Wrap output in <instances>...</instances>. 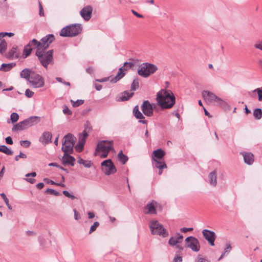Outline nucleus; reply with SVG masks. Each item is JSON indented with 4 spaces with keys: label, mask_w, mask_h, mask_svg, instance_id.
Returning <instances> with one entry per match:
<instances>
[{
    "label": "nucleus",
    "mask_w": 262,
    "mask_h": 262,
    "mask_svg": "<svg viewBox=\"0 0 262 262\" xmlns=\"http://www.w3.org/2000/svg\"><path fill=\"white\" fill-rule=\"evenodd\" d=\"M86 72L90 74H92L94 72V68L93 67H89L86 69Z\"/></svg>",
    "instance_id": "60"
},
{
    "label": "nucleus",
    "mask_w": 262,
    "mask_h": 262,
    "mask_svg": "<svg viewBox=\"0 0 262 262\" xmlns=\"http://www.w3.org/2000/svg\"><path fill=\"white\" fill-rule=\"evenodd\" d=\"M134 64L132 62H125L123 66L119 69L116 76L111 80V82L112 83H116L117 81L119 80L124 77L127 71L132 68Z\"/></svg>",
    "instance_id": "12"
},
{
    "label": "nucleus",
    "mask_w": 262,
    "mask_h": 262,
    "mask_svg": "<svg viewBox=\"0 0 262 262\" xmlns=\"http://www.w3.org/2000/svg\"><path fill=\"white\" fill-rule=\"evenodd\" d=\"M55 39L52 34H49L42 38L40 41L33 39L31 41L30 45H33L36 48V55L38 57L40 63L45 67L47 68L48 65L53 62V50H51L45 52L50 44Z\"/></svg>",
    "instance_id": "1"
},
{
    "label": "nucleus",
    "mask_w": 262,
    "mask_h": 262,
    "mask_svg": "<svg viewBox=\"0 0 262 262\" xmlns=\"http://www.w3.org/2000/svg\"><path fill=\"white\" fill-rule=\"evenodd\" d=\"M202 234L204 238L208 242L211 246H213L214 245V241L216 236L213 231L204 229L202 231Z\"/></svg>",
    "instance_id": "15"
},
{
    "label": "nucleus",
    "mask_w": 262,
    "mask_h": 262,
    "mask_svg": "<svg viewBox=\"0 0 262 262\" xmlns=\"http://www.w3.org/2000/svg\"><path fill=\"white\" fill-rule=\"evenodd\" d=\"M139 88V81L138 79H135L133 80L132 85L130 91H134L136 90Z\"/></svg>",
    "instance_id": "39"
},
{
    "label": "nucleus",
    "mask_w": 262,
    "mask_h": 262,
    "mask_svg": "<svg viewBox=\"0 0 262 262\" xmlns=\"http://www.w3.org/2000/svg\"><path fill=\"white\" fill-rule=\"evenodd\" d=\"M158 70L157 67L148 62L142 63L138 69V74L144 78H147Z\"/></svg>",
    "instance_id": "6"
},
{
    "label": "nucleus",
    "mask_w": 262,
    "mask_h": 262,
    "mask_svg": "<svg viewBox=\"0 0 262 262\" xmlns=\"http://www.w3.org/2000/svg\"><path fill=\"white\" fill-rule=\"evenodd\" d=\"M39 15L40 16H44V12H43V9L42 6V5L41 4V3L39 2Z\"/></svg>",
    "instance_id": "51"
},
{
    "label": "nucleus",
    "mask_w": 262,
    "mask_h": 262,
    "mask_svg": "<svg viewBox=\"0 0 262 262\" xmlns=\"http://www.w3.org/2000/svg\"><path fill=\"white\" fill-rule=\"evenodd\" d=\"M254 91L257 92L258 96V100L259 101H262V90L260 88L256 89Z\"/></svg>",
    "instance_id": "45"
},
{
    "label": "nucleus",
    "mask_w": 262,
    "mask_h": 262,
    "mask_svg": "<svg viewBox=\"0 0 262 262\" xmlns=\"http://www.w3.org/2000/svg\"><path fill=\"white\" fill-rule=\"evenodd\" d=\"M14 35L13 33H0V39L1 38L4 37L5 36H9V37H12Z\"/></svg>",
    "instance_id": "50"
},
{
    "label": "nucleus",
    "mask_w": 262,
    "mask_h": 262,
    "mask_svg": "<svg viewBox=\"0 0 262 262\" xmlns=\"http://www.w3.org/2000/svg\"><path fill=\"white\" fill-rule=\"evenodd\" d=\"M7 57L11 59L14 58H18V54L17 53V48L15 47H13L7 55Z\"/></svg>",
    "instance_id": "30"
},
{
    "label": "nucleus",
    "mask_w": 262,
    "mask_h": 262,
    "mask_svg": "<svg viewBox=\"0 0 262 262\" xmlns=\"http://www.w3.org/2000/svg\"><path fill=\"white\" fill-rule=\"evenodd\" d=\"M1 152L7 155H12L13 154V151L5 145H3Z\"/></svg>",
    "instance_id": "38"
},
{
    "label": "nucleus",
    "mask_w": 262,
    "mask_h": 262,
    "mask_svg": "<svg viewBox=\"0 0 262 262\" xmlns=\"http://www.w3.org/2000/svg\"><path fill=\"white\" fill-rule=\"evenodd\" d=\"M28 127L26 125V124L25 123L24 120L23 121L20 122L17 124L15 125L13 128V131H18V130H22L27 128Z\"/></svg>",
    "instance_id": "26"
},
{
    "label": "nucleus",
    "mask_w": 262,
    "mask_h": 262,
    "mask_svg": "<svg viewBox=\"0 0 262 262\" xmlns=\"http://www.w3.org/2000/svg\"><path fill=\"white\" fill-rule=\"evenodd\" d=\"M156 99L161 108L167 109L174 105L176 98L170 90L162 89L157 93Z\"/></svg>",
    "instance_id": "2"
},
{
    "label": "nucleus",
    "mask_w": 262,
    "mask_h": 262,
    "mask_svg": "<svg viewBox=\"0 0 262 262\" xmlns=\"http://www.w3.org/2000/svg\"><path fill=\"white\" fill-rule=\"evenodd\" d=\"M71 102L73 106L76 107L82 105L84 103V100L81 99L77 100L76 101L71 100Z\"/></svg>",
    "instance_id": "36"
},
{
    "label": "nucleus",
    "mask_w": 262,
    "mask_h": 262,
    "mask_svg": "<svg viewBox=\"0 0 262 262\" xmlns=\"http://www.w3.org/2000/svg\"><path fill=\"white\" fill-rule=\"evenodd\" d=\"M1 195L2 198L3 199V200H4V201H5V203L6 204L8 208L9 209L11 210L12 209V208L11 206L9 204V200L7 199L6 195L4 193H1Z\"/></svg>",
    "instance_id": "41"
},
{
    "label": "nucleus",
    "mask_w": 262,
    "mask_h": 262,
    "mask_svg": "<svg viewBox=\"0 0 262 262\" xmlns=\"http://www.w3.org/2000/svg\"><path fill=\"white\" fill-rule=\"evenodd\" d=\"M92 11V7L90 6H87L82 8L80 12V14L85 20L88 21L91 18Z\"/></svg>",
    "instance_id": "17"
},
{
    "label": "nucleus",
    "mask_w": 262,
    "mask_h": 262,
    "mask_svg": "<svg viewBox=\"0 0 262 262\" xmlns=\"http://www.w3.org/2000/svg\"><path fill=\"white\" fill-rule=\"evenodd\" d=\"M36 173L35 172H33L31 173H27V174H26V177H27L28 178H26L25 180L27 182H28L31 184H34L35 182V180L34 179H32V178H29V177H36Z\"/></svg>",
    "instance_id": "33"
},
{
    "label": "nucleus",
    "mask_w": 262,
    "mask_h": 262,
    "mask_svg": "<svg viewBox=\"0 0 262 262\" xmlns=\"http://www.w3.org/2000/svg\"><path fill=\"white\" fill-rule=\"evenodd\" d=\"M63 113L66 115H72V111L68 108L67 106H64L63 109Z\"/></svg>",
    "instance_id": "46"
},
{
    "label": "nucleus",
    "mask_w": 262,
    "mask_h": 262,
    "mask_svg": "<svg viewBox=\"0 0 262 262\" xmlns=\"http://www.w3.org/2000/svg\"><path fill=\"white\" fill-rule=\"evenodd\" d=\"M156 204H157V202L155 201L148 203L145 207L144 212L146 214H156Z\"/></svg>",
    "instance_id": "18"
},
{
    "label": "nucleus",
    "mask_w": 262,
    "mask_h": 262,
    "mask_svg": "<svg viewBox=\"0 0 262 262\" xmlns=\"http://www.w3.org/2000/svg\"><path fill=\"white\" fill-rule=\"evenodd\" d=\"M182 258L181 256H177L175 257L173 259L174 262H182Z\"/></svg>",
    "instance_id": "59"
},
{
    "label": "nucleus",
    "mask_w": 262,
    "mask_h": 262,
    "mask_svg": "<svg viewBox=\"0 0 262 262\" xmlns=\"http://www.w3.org/2000/svg\"><path fill=\"white\" fill-rule=\"evenodd\" d=\"M254 47L262 51V41L257 42L254 45Z\"/></svg>",
    "instance_id": "54"
},
{
    "label": "nucleus",
    "mask_w": 262,
    "mask_h": 262,
    "mask_svg": "<svg viewBox=\"0 0 262 262\" xmlns=\"http://www.w3.org/2000/svg\"><path fill=\"white\" fill-rule=\"evenodd\" d=\"M196 262H209L207 259L202 258V257H199L198 258Z\"/></svg>",
    "instance_id": "58"
},
{
    "label": "nucleus",
    "mask_w": 262,
    "mask_h": 262,
    "mask_svg": "<svg viewBox=\"0 0 262 262\" xmlns=\"http://www.w3.org/2000/svg\"><path fill=\"white\" fill-rule=\"evenodd\" d=\"M29 82L34 88H42L45 85L43 78L35 72L33 73L32 76L30 77Z\"/></svg>",
    "instance_id": "11"
},
{
    "label": "nucleus",
    "mask_w": 262,
    "mask_h": 262,
    "mask_svg": "<svg viewBox=\"0 0 262 262\" xmlns=\"http://www.w3.org/2000/svg\"><path fill=\"white\" fill-rule=\"evenodd\" d=\"M242 155L244 157V161L246 163L250 165L254 161V156L250 152H243Z\"/></svg>",
    "instance_id": "22"
},
{
    "label": "nucleus",
    "mask_w": 262,
    "mask_h": 262,
    "mask_svg": "<svg viewBox=\"0 0 262 262\" xmlns=\"http://www.w3.org/2000/svg\"><path fill=\"white\" fill-rule=\"evenodd\" d=\"M185 246L194 252H198L200 249V243L197 238L193 236H189L185 240Z\"/></svg>",
    "instance_id": "13"
},
{
    "label": "nucleus",
    "mask_w": 262,
    "mask_h": 262,
    "mask_svg": "<svg viewBox=\"0 0 262 262\" xmlns=\"http://www.w3.org/2000/svg\"><path fill=\"white\" fill-rule=\"evenodd\" d=\"M77 162L80 164H82L84 167L87 168L91 167L93 163L89 160H84L81 158H78L77 159Z\"/></svg>",
    "instance_id": "29"
},
{
    "label": "nucleus",
    "mask_w": 262,
    "mask_h": 262,
    "mask_svg": "<svg viewBox=\"0 0 262 262\" xmlns=\"http://www.w3.org/2000/svg\"><path fill=\"white\" fill-rule=\"evenodd\" d=\"M101 167L102 171L107 176L113 174L117 171L116 168L111 159L103 161L101 163Z\"/></svg>",
    "instance_id": "10"
},
{
    "label": "nucleus",
    "mask_w": 262,
    "mask_h": 262,
    "mask_svg": "<svg viewBox=\"0 0 262 262\" xmlns=\"http://www.w3.org/2000/svg\"><path fill=\"white\" fill-rule=\"evenodd\" d=\"M132 12L136 16H137V17H139V18H143V16L140 14H139L138 13H137L136 11H135V10H132Z\"/></svg>",
    "instance_id": "57"
},
{
    "label": "nucleus",
    "mask_w": 262,
    "mask_h": 262,
    "mask_svg": "<svg viewBox=\"0 0 262 262\" xmlns=\"http://www.w3.org/2000/svg\"><path fill=\"white\" fill-rule=\"evenodd\" d=\"M7 45L5 40H3L0 43V53H4L7 49Z\"/></svg>",
    "instance_id": "37"
},
{
    "label": "nucleus",
    "mask_w": 262,
    "mask_h": 262,
    "mask_svg": "<svg viewBox=\"0 0 262 262\" xmlns=\"http://www.w3.org/2000/svg\"><path fill=\"white\" fill-rule=\"evenodd\" d=\"M88 216L89 219H92L95 216L94 213L92 212H88Z\"/></svg>",
    "instance_id": "62"
},
{
    "label": "nucleus",
    "mask_w": 262,
    "mask_h": 262,
    "mask_svg": "<svg viewBox=\"0 0 262 262\" xmlns=\"http://www.w3.org/2000/svg\"><path fill=\"white\" fill-rule=\"evenodd\" d=\"M231 246L230 244H226V248L224 249L225 253L227 252H229L230 250H231Z\"/></svg>",
    "instance_id": "52"
},
{
    "label": "nucleus",
    "mask_w": 262,
    "mask_h": 262,
    "mask_svg": "<svg viewBox=\"0 0 262 262\" xmlns=\"http://www.w3.org/2000/svg\"><path fill=\"white\" fill-rule=\"evenodd\" d=\"M193 230L192 228H182L181 229V231L182 232L186 233L188 231H191Z\"/></svg>",
    "instance_id": "55"
},
{
    "label": "nucleus",
    "mask_w": 262,
    "mask_h": 262,
    "mask_svg": "<svg viewBox=\"0 0 262 262\" xmlns=\"http://www.w3.org/2000/svg\"><path fill=\"white\" fill-rule=\"evenodd\" d=\"M6 142L8 144L12 145L13 144V140L11 137H8L6 138Z\"/></svg>",
    "instance_id": "56"
},
{
    "label": "nucleus",
    "mask_w": 262,
    "mask_h": 262,
    "mask_svg": "<svg viewBox=\"0 0 262 262\" xmlns=\"http://www.w3.org/2000/svg\"><path fill=\"white\" fill-rule=\"evenodd\" d=\"M165 152L161 149L154 150L152 152V160L155 167L159 169V174L162 173L163 169L166 168L167 165L165 162L162 160L165 156Z\"/></svg>",
    "instance_id": "4"
},
{
    "label": "nucleus",
    "mask_w": 262,
    "mask_h": 262,
    "mask_svg": "<svg viewBox=\"0 0 262 262\" xmlns=\"http://www.w3.org/2000/svg\"><path fill=\"white\" fill-rule=\"evenodd\" d=\"M118 160L122 164H124L128 160V158L126 156L124 155L122 151H120L118 154Z\"/></svg>",
    "instance_id": "32"
},
{
    "label": "nucleus",
    "mask_w": 262,
    "mask_h": 262,
    "mask_svg": "<svg viewBox=\"0 0 262 262\" xmlns=\"http://www.w3.org/2000/svg\"><path fill=\"white\" fill-rule=\"evenodd\" d=\"M46 192L48 193H50L51 194H53L56 196L59 195V193L57 191H56L55 190L52 189H48L46 191Z\"/></svg>",
    "instance_id": "44"
},
{
    "label": "nucleus",
    "mask_w": 262,
    "mask_h": 262,
    "mask_svg": "<svg viewBox=\"0 0 262 262\" xmlns=\"http://www.w3.org/2000/svg\"><path fill=\"white\" fill-rule=\"evenodd\" d=\"M31 41L27 45L26 47H25L24 50V53L25 55V57H28L31 53L33 49H36V48H34V46L33 45H30Z\"/></svg>",
    "instance_id": "31"
},
{
    "label": "nucleus",
    "mask_w": 262,
    "mask_h": 262,
    "mask_svg": "<svg viewBox=\"0 0 262 262\" xmlns=\"http://www.w3.org/2000/svg\"><path fill=\"white\" fill-rule=\"evenodd\" d=\"M52 138V135L49 132L44 133L40 139V141L44 144H47L50 142Z\"/></svg>",
    "instance_id": "23"
},
{
    "label": "nucleus",
    "mask_w": 262,
    "mask_h": 262,
    "mask_svg": "<svg viewBox=\"0 0 262 262\" xmlns=\"http://www.w3.org/2000/svg\"><path fill=\"white\" fill-rule=\"evenodd\" d=\"M134 95V92H129L128 91H124L121 93V96L120 97L119 100V101H126L128 100L130 98H131Z\"/></svg>",
    "instance_id": "25"
},
{
    "label": "nucleus",
    "mask_w": 262,
    "mask_h": 262,
    "mask_svg": "<svg viewBox=\"0 0 262 262\" xmlns=\"http://www.w3.org/2000/svg\"><path fill=\"white\" fill-rule=\"evenodd\" d=\"M99 226V223L98 222H95L94 224L91 227L89 233L91 234L92 232L95 231L97 228Z\"/></svg>",
    "instance_id": "42"
},
{
    "label": "nucleus",
    "mask_w": 262,
    "mask_h": 262,
    "mask_svg": "<svg viewBox=\"0 0 262 262\" xmlns=\"http://www.w3.org/2000/svg\"><path fill=\"white\" fill-rule=\"evenodd\" d=\"M150 229L152 234H157L163 237L168 236V232L157 221H152L150 223Z\"/></svg>",
    "instance_id": "9"
},
{
    "label": "nucleus",
    "mask_w": 262,
    "mask_h": 262,
    "mask_svg": "<svg viewBox=\"0 0 262 262\" xmlns=\"http://www.w3.org/2000/svg\"><path fill=\"white\" fill-rule=\"evenodd\" d=\"M63 194L66 196H67V197H68V198H71V199H72V200H74V199L75 198V197L74 195H73L71 194H70V193L68 191H67V190H64V191H63Z\"/></svg>",
    "instance_id": "48"
},
{
    "label": "nucleus",
    "mask_w": 262,
    "mask_h": 262,
    "mask_svg": "<svg viewBox=\"0 0 262 262\" xmlns=\"http://www.w3.org/2000/svg\"><path fill=\"white\" fill-rule=\"evenodd\" d=\"M95 88L97 91H100L102 89V85L100 84H95Z\"/></svg>",
    "instance_id": "63"
},
{
    "label": "nucleus",
    "mask_w": 262,
    "mask_h": 262,
    "mask_svg": "<svg viewBox=\"0 0 262 262\" xmlns=\"http://www.w3.org/2000/svg\"><path fill=\"white\" fill-rule=\"evenodd\" d=\"M210 184L213 186H215L216 182V172L215 171L211 172L209 175Z\"/></svg>",
    "instance_id": "27"
},
{
    "label": "nucleus",
    "mask_w": 262,
    "mask_h": 262,
    "mask_svg": "<svg viewBox=\"0 0 262 262\" xmlns=\"http://www.w3.org/2000/svg\"><path fill=\"white\" fill-rule=\"evenodd\" d=\"M16 64L14 63H3L1 65V67L0 68V70L3 71H9L11 69H12L13 67L15 66Z\"/></svg>",
    "instance_id": "28"
},
{
    "label": "nucleus",
    "mask_w": 262,
    "mask_h": 262,
    "mask_svg": "<svg viewBox=\"0 0 262 262\" xmlns=\"http://www.w3.org/2000/svg\"><path fill=\"white\" fill-rule=\"evenodd\" d=\"M253 116L257 120H259L262 117V111L260 108H256L253 111Z\"/></svg>",
    "instance_id": "34"
},
{
    "label": "nucleus",
    "mask_w": 262,
    "mask_h": 262,
    "mask_svg": "<svg viewBox=\"0 0 262 262\" xmlns=\"http://www.w3.org/2000/svg\"><path fill=\"white\" fill-rule=\"evenodd\" d=\"M112 149H113L112 141H101L97 144L95 156H99L101 158H106Z\"/></svg>",
    "instance_id": "5"
},
{
    "label": "nucleus",
    "mask_w": 262,
    "mask_h": 262,
    "mask_svg": "<svg viewBox=\"0 0 262 262\" xmlns=\"http://www.w3.org/2000/svg\"><path fill=\"white\" fill-rule=\"evenodd\" d=\"M183 238V235L179 233L176 237H171L169 240L168 244L171 246L176 245L177 244L181 243Z\"/></svg>",
    "instance_id": "20"
},
{
    "label": "nucleus",
    "mask_w": 262,
    "mask_h": 262,
    "mask_svg": "<svg viewBox=\"0 0 262 262\" xmlns=\"http://www.w3.org/2000/svg\"><path fill=\"white\" fill-rule=\"evenodd\" d=\"M69 153H64L62 157V162L63 163L70 164L72 166L74 165L75 159L71 156L68 155Z\"/></svg>",
    "instance_id": "24"
},
{
    "label": "nucleus",
    "mask_w": 262,
    "mask_h": 262,
    "mask_svg": "<svg viewBox=\"0 0 262 262\" xmlns=\"http://www.w3.org/2000/svg\"><path fill=\"white\" fill-rule=\"evenodd\" d=\"M141 110L144 114L147 117H151L153 115L152 105L148 101H144L142 105Z\"/></svg>",
    "instance_id": "16"
},
{
    "label": "nucleus",
    "mask_w": 262,
    "mask_h": 262,
    "mask_svg": "<svg viewBox=\"0 0 262 262\" xmlns=\"http://www.w3.org/2000/svg\"><path fill=\"white\" fill-rule=\"evenodd\" d=\"M37 117H30L27 119L24 120L25 123L28 127L31 126L34 124V122L36 119Z\"/></svg>",
    "instance_id": "35"
},
{
    "label": "nucleus",
    "mask_w": 262,
    "mask_h": 262,
    "mask_svg": "<svg viewBox=\"0 0 262 262\" xmlns=\"http://www.w3.org/2000/svg\"><path fill=\"white\" fill-rule=\"evenodd\" d=\"M26 158H27V156L25 154H23L22 152H20L19 155H17V156H16L15 157V159L16 161H18L19 158L25 159Z\"/></svg>",
    "instance_id": "49"
},
{
    "label": "nucleus",
    "mask_w": 262,
    "mask_h": 262,
    "mask_svg": "<svg viewBox=\"0 0 262 262\" xmlns=\"http://www.w3.org/2000/svg\"><path fill=\"white\" fill-rule=\"evenodd\" d=\"M75 140L76 138L72 134H69L64 136L63 140L62 150L64 153H72Z\"/></svg>",
    "instance_id": "8"
},
{
    "label": "nucleus",
    "mask_w": 262,
    "mask_h": 262,
    "mask_svg": "<svg viewBox=\"0 0 262 262\" xmlns=\"http://www.w3.org/2000/svg\"><path fill=\"white\" fill-rule=\"evenodd\" d=\"M20 143L21 146H23L25 147H28L30 146L31 142L29 141L25 140L20 141Z\"/></svg>",
    "instance_id": "47"
},
{
    "label": "nucleus",
    "mask_w": 262,
    "mask_h": 262,
    "mask_svg": "<svg viewBox=\"0 0 262 262\" xmlns=\"http://www.w3.org/2000/svg\"><path fill=\"white\" fill-rule=\"evenodd\" d=\"M73 211H74V219L76 220H78L80 219V215H79L78 212L77 211V210L75 209H74L73 210Z\"/></svg>",
    "instance_id": "53"
},
{
    "label": "nucleus",
    "mask_w": 262,
    "mask_h": 262,
    "mask_svg": "<svg viewBox=\"0 0 262 262\" xmlns=\"http://www.w3.org/2000/svg\"><path fill=\"white\" fill-rule=\"evenodd\" d=\"M18 118H19V116L16 113H13L11 115L10 119L12 123H14V122H16V121H17V120H18Z\"/></svg>",
    "instance_id": "40"
},
{
    "label": "nucleus",
    "mask_w": 262,
    "mask_h": 262,
    "mask_svg": "<svg viewBox=\"0 0 262 262\" xmlns=\"http://www.w3.org/2000/svg\"><path fill=\"white\" fill-rule=\"evenodd\" d=\"M36 187L38 189H41L44 187V184L43 183H39L37 184Z\"/></svg>",
    "instance_id": "61"
},
{
    "label": "nucleus",
    "mask_w": 262,
    "mask_h": 262,
    "mask_svg": "<svg viewBox=\"0 0 262 262\" xmlns=\"http://www.w3.org/2000/svg\"><path fill=\"white\" fill-rule=\"evenodd\" d=\"M202 96L204 101L208 104H215L223 108L229 107L225 100L211 92L203 91L202 92Z\"/></svg>",
    "instance_id": "3"
},
{
    "label": "nucleus",
    "mask_w": 262,
    "mask_h": 262,
    "mask_svg": "<svg viewBox=\"0 0 262 262\" xmlns=\"http://www.w3.org/2000/svg\"><path fill=\"white\" fill-rule=\"evenodd\" d=\"M82 28L79 25H72L63 28L60 31V35L63 37H72L79 34Z\"/></svg>",
    "instance_id": "7"
},
{
    "label": "nucleus",
    "mask_w": 262,
    "mask_h": 262,
    "mask_svg": "<svg viewBox=\"0 0 262 262\" xmlns=\"http://www.w3.org/2000/svg\"><path fill=\"white\" fill-rule=\"evenodd\" d=\"M133 113L134 114V116L137 119H144V116L141 113V112L139 110L138 106H136L134 110H133ZM140 122L142 123L143 124H146L147 123V121L145 120H141L140 121Z\"/></svg>",
    "instance_id": "19"
},
{
    "label": "nucleus",
    "mask_w": 262,
    "mask_h": 262,
    "mask_svg": "<svg viewBox=\"0 0 262 262\" xmlns=\"http://www.w3.org/2000/svg\"><path fill=\"white\" fill-rule=\"evenodd\" d=\"M88 136V134L85 129L82 133L79 136V142L78 144L75 146V150L78 152H81L83 148L85 142V140Z\"/></svg>",
    "instance_id": "14"
},
{
    "label": "nucleus",
    "mask_w": 262,
    "mask_h": 262,
    "mask_svg": "<svg viewBox=\"0 0 262 262\" xmlns=\"http://www.w3.org/2000/svg\"><path fill=\"white\" fill-rule=\"evenodd\" d=\"M33 73H34V72L30 69H25L20 72V76L21 78H25L29 81Z\"/></svg>",
    "instance_id": "21"
},
{
    "label": "nucleus",
    "mask_w": 262,
    "mask_h": 262,
    "mask_svg": "<svg viewBox=\"0 0 262 262\" xmlns=\"http://www.w3.org/2000/svg\"><path fill=\"white\" fill-rule=\"evenodd\" d=\"M245 113L248 115L251 113V111L248 108L247 105H245Z\"/></svg>",
    "instance_id": "64"
},
{
    "label": "nucleus",
    "mask_w": 262,
    "mask_h": 262,
    "mask_svg": "<svg viewBox=\"0 0 262 262\" xmlns=\"http://www.w3.org/2000/svg\"><path fill=\"white\" fill-rule=\"evenodd\" d=\"M34 94V92L29 89H27L25 91V95L28 98H31Z\"/></svg>",
    "instance_id": "43"
}]
</instances>
